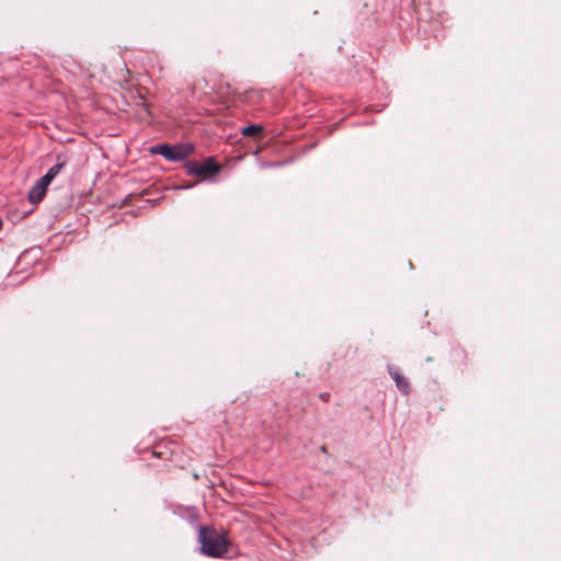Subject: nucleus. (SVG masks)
Returning <instances> with one entry per match:
<instances>
[{"label": "nucleus", "mask_w": 561, "mask_h": 561, "mask_svg": "<svg viewBox=\"0 0 561 561\" xmlns=\"http://www.w3.org/2000/svg\"><path fill=\"white\" fill-rule=\"evenodd\" d=\"M199 542L202 553L211 558L224 556L230 546L224 534L206 526L199 529Z\"/></svg>", "instance_id": "f257e3e1"}, {"label": "nucleus", "mask_w": 561, "mask_h": 561, "mask_svg": "<svg viewBox=\"0 0 561 561\" xmlns=\"http://www.w3.org/2000/svg\"><path fill=\"white\" fill-rule=\"evenodd\" d=\"M194 150L192 144H178L168 145L161 144L152 148V152L161 154L163 158L170 161H182L187 158Z\"/></svg>", "instance_id": "f03ea898"}, {"label": "nucleus", "mask_w": 561, "mask_h": 561, "mask_svg": "<svg viewBox=\"0 0 561 561\" xmlns=\"http://www.w3.org/2000/svg\"><path fill=\"white\" fill-rule=\"evenodd\" d=\"M190 175L199 176L202 179L210 178L220 170L219 164L214 158H207L203 163L190 161L185 165Z\"/></svg>", "instance_id": "7ed1b4c3"}, {"label": "nucleus", "mask_w": 561, "mask_h": 561, "mask_svg": "<svg viewBox=\"0 0 561 561\" xmlns=\"http://www.w3.org/2000/svg\"><path fill=\"white\" fill-rule=\"evenodd\" d=\"M388 371L392 379L394 380L397 388L401 392L408 394L410 392V383L408 379L403 375H401L394 367L389 366Z\"/></svg>", "instance_id": "20e7f679"}, {"label": "nucleus", "mask_w": 561, "mask_h": 561, "mask_svg": "<svg viewBox=\"0 0 561 561\" xmlns=\"http://www.w3.org/2000/svg\"><path fill=\"white\" fill-rule=\"evenodd\" d=\"M46 190L36 183L28 192V199L31 203L37 204L44 198Z\"/></svg>", "instance_id": "39448f33"}, {"label": "nucleus", "mask_w": 561, "mask_h": 561, "mask_svg": "<svg viewBox=\"0 0 561 561\" xmlns=\"http://www.w3.org/2000/svg\"><path fill=\"white\" fill-rule=\"evenodd\" d=\"M263 126L262 125H249L242 128L241 134L245 137H255L256 135H262Z\"/></svg>", "instance_id": "423d86ee"}, {"label": "nucleus", "mask_w": 561, "mask_h": 561, "mask_svg": "<svg viewBox=\"0 0 561 561\" xmlns=\"http://www.w3.org/2000/svg\"><path fill=\"white\" fill-rule=\"evenodd\" d=\"M65 167V161L62 162H59L55 165H53L46 174H50V178L51 179H55L57 176V174L61 171V169Z\"/></svg>", "instance_id": "0eeeda50"}, {"label": "nucleus", "mask_w": 561, "mask_h": 561, "mask_svg": "<svg viewBox=\"0 0 561 561\" xmlns=\"http://www.w3.org/2000/svg\"><path fill=\"white\" fill-rule=\"evenodd\" d=\"M54 179L50 178V174H45L39 181H37V184L47 191V186Z\"/></svg>", "instance_id": "6e6552de"}, {"label": "nucleus", "mask_w": 561, "mask_h": 561, "mask_svg": "<svg viewBox=\"0 0 561 561\" xmlns=\"http://www.w3.org/2000/svg\"><path fill=\"white\" fill-rule=\"evenodd\" d=\"M54 179L50 178V174H45L39 181H37V184L47 191V186Z\"/></svg>", "instance_id": "1a4fd4ad"}, {"label": "nucleus", "mask_w": 561, "mask_h": 561, "mask_svg": "<svg viewBox=\"0 0 561 561\" xmlns=\"http://www.w3.org/2000/svg\"><path fill=\"white\" fill-rule=\"evenodd\" d=\"M328 394H321V398L327 399Z\"/></svg>", "instance_id": "9d476101"}]
</instances>
